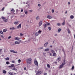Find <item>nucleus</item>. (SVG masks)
Listing matches in <instances>:
<instances>
[{"label":"nucleus","mask_w":75,"mask_h":75,"mask_svg":"<svg viewBox=\"0 0 75 75\" xmlns=\"http://www.w3.org/2000/svg\"><path fill=\"white\" fill-rule=\"evenodd\" d=\"M1 37L2 38H4V36H3L2 35H1Z\"/></svg>","instance_id":"obj_50"},{"label":"nucleus","mask_w":75,"mask_h":75,"mask_svg":"<svg viewBox=\"0 0 75 75\" xmlns=\"http://www.w3.org/2000/svg\"><path fill=\"white\" fill-rule=\"evenodd\" d=\"M38 50H40V49H43V47H41L40 48H38Z\"/></svg>","instance_id":"obj_32"},{"label":"nucleus","mask_w":75,"mask_h":75,"mask_svg":"<svg viewBox=\"0 0 75 75\" xmlns=\"http://www.w3.org/2000/svg\"><path fill=\"white\" fill-rule=\"evenodd\" d=\"M68 4H70L71 3H70V2H69L68 3Z\"/></svg>","instance_id":"obj_59"},{"label":"nucleus","mask_w":75,"mask_h":75,"mask_svg":"<svg viewBox=\"0 0 75 75\" xmlns=\"http://www.w3.org/2000/svg\"><path fill=\"white\" fill-rule=\"evenodd\" d=\"M62 25H65V21H64V22L63 23Z\"/></svg>","instance_id":"obj_39"},{"label":"nucleus","mask_w":75,"mask_h":75,"mask_svg":"<svg viewBox=\"0 0 75 75\" xmlns=\"http://www.w3.org/2000/svg\"><path fill=\"white\" fill-rule=\"evenodd\" d=\"M48 29H49V30H50V31L51 29V27H49Z\"/></svg>","instance_id":"obj_42"},{"label":"nucleus","mask_w":75,"mask_h":75,"mask_svg":"<svg viewBox=\"0 0 75 75\" xmlns=\"http://www.w3.org/2000/svg\"><path fill=\"white\" fill-rule=\"evenodd\" d=\"M54 10L52 9V13H54Z\"/></svg>","instance_id":"obj_40"},{"label":"nucleus","mask_w":75,"mask_h":75,"mask_svg":"<svg viewBox=\"0 0 75 75\" xmlns=\"http://www.w3.org/2000/svg\"><path fill=\"white\" fill-rule=\"evenodd\" d=\"M24 12L25 13V14H28V12L27 11H24Z\"/></svg>","instance_id":"obj_29"},{"label":"nucleus","mask_w":75,"mask_h":75,"mask_svg":"<svg viewBox=\"0 0 75 75\" xmlns=\"http://www.w3.org/2000/svg\"><path fill=\"white\" fill-rule=\"evenodd\" d=\"M6 60V61H8V60H9V58L8 57H7L5 58Z\"/></svg>","instance_id":"obj_27"},{"label":"nucleus","mask_w":75,"mask_h":75,"mask_svg":"<svg viewBox=\"0 0 75 75\" xmlns=\"http://www.w3.org/2000/svg\"><path fill=\"white\" fill-rule=\"evenodd\" d=\"M1 51H2V49H0V52H1Z\"/></svg>","instance_id":"obj_55"},{"label":"nucleus","mask_w":75,"mask_h":75,"mask_svg":"<svg viewBox=\"0 0 75 75\" xmlns=\"http://www.w3.org/2000/svg\"><path fill=\"white\" fill-rule=\"evenodd\" d=\"M35 35H36V36H38V35H39V33H38L37 32L36 33Z\"/></svg>","instance_id":"obj_20"},{"label":"nucleus","mask_w":75,"mask_h":75,"mask_svg":"<svg viewBox=\"0 0 75 75\" xmlns=\"http://www.w3.org/2000/svg\"><path fill=\"white\" fill-rule=\"evenodd\" d=\"M67 30L68 31V33H69V34H70V33H71V31L69 30V28H68L67 29Z\"/></svg>","instance_id":"obj_12"},{"label":"nucleus","mask_w":75,"mask_h":75,"mask_svg":"<svg viewBox=\"0 0 75 75\" xmlns=\"http://www.w3.org/2000/svg\"><path fill=\"white\" fill-rule=\"evenodd\" d=\"M41 74V71L38 70L36 74V75H40Z\"/></svg>","instance_id":"obj_2"},{"label":"nucleus","mask_w":75,"mask_h":75,"mask_svg":"<svg viewBox=\"0 0 75 75\" xmlns=\"http://www.w3.org/2000/svg\"><path fill=\"white\" fill-rule=\"evenodd\" d=\"M10 51L11 52H13V53H14L15 54H17V52H15V51H14L13 50H10Z\"/></svg>","instance_id":"obj_6"},{"label":"nucleus","mask_w":75,"mask_h":75,"mask_svg":"<svg viewBox=\"0 0 75 75\" xmlns=\"http://www.w3.org/2000/svg\"><path fill=\"white\" fill-rule=\"evenodd\" d=\"M16 11H18V9H17L16 10Z\"/></svg>","instance_id":"obj_62"},{"label":"nucleus","mask_w":75,"mask_h":75,"mask_svg":"<svg viewBox=\"0 0 75 75\" xmlns=\"http://www.w3.org/2000/svg\"><path fill=\"white\" fill-rule=\"evenodd\" d=\"M0 33L1 34H3V31H0Z\"/></svg>","instance_id":"obj_34"},{"label":"nucleus","mask_w":75,"mask_h":75,"mask_svg":"<svg viewBox=\"0 0 75 75\" xmlns=\"http://www.w3.org/2000/svg\"><path fill=\"white\" fill-rule=\"evenodd\" d=\"M60 59V57H59L57 58V60H59Z\"/></svg>","instance_id":"obj_54"},{"label":"nucleus","mask_w":75,"mask_h":75,"mask_svg":"<svg viewBox=\"0 0 75 75\" xmlns=\"http://www.w3.org/2000/svg\"><path fill=\"white\" fill-rule=\"evenodd\" d=\"M53 56H54V57H56V56H57V54H56L55 53H53Z\"/></svg>","instance_id":"obj_24"},{"label":"nucleus","mask_w":75,"mask_h":75,"mask_svg":"<svg viewBox=\"0 0 75 75\" xmlns=\"http://www.w3.org/2000/svg\"><path fill=\"white\" fill-rule=\"evenodd\" d=\"M7 29H4L3 30V31L5 33V32H6V31H7Z\"/></svg>","instance_id":"obj_22"},{"label":"nucleus","mask_w":75,"mask_h":75,"mask_svg":"<svg viewBox=\"0 0 75 75\" xmlns=\"http://www.w3.org/2000/svg\"><path fill=\"white\" fill-rule=\"evenodd\" d=\"M61 29L60 28H59L58 30V32H60V31H61Z\"/></svg>","instance_id":"obj_37"},{"label":"nucleus","mask_w":75,"mask_h":75,"mask_svg":"<svg viewBox=\"0 0 75 75\" xmlns=\"http://www.w3.org/2000/svg\"><path fill=\"white\" fill-rule=\"evenodd\" d=\"M31 61H32V59H31V58H28V59H27V64H31V62H32Z\"/></svg>","instance_id":"obj_1"},{"label":"nucleus","mask_w":75,"mask_h":75,"mask_svg":"<svg viewBox=\"0 0 75 75\" xmlns=\"http://www.w3.org/2000/svg\"><path fill=\"white\" fill-rule=\"evenodd\" d=\"M15 43L16 44H19L20 42H18L16 41L15 42Z\"/></svg>","instance_id":"obj_15"},{"label":"nucleus","mask_w":75,"mask_h":75,"mask_svg":"<svg viewBox=\"0 0 75 75\" xmlns=\"http://www.w3.org/2000/svg\"><path fill=\"white\" fill-rule=\"evenodd\" d=\"M48 42H47L46 43H45L44 45V47H47V45H48Z\"/></svg>","instance_id":"obj_13"},{"label":"nucleus","mask_w":75,"mask_h":75,"mask_svg":"<svg viewBox=\"0 0 75 75\" xmlns=\"http://www.w3.org/2000/svg\"><path fill=\"white\" fill-rule=\"evenodd\" d=\"M20 35H21V36H23V34L21 33L20 34Z\"/></svg>","instance_id":"obj_47"},{"label":"nucleus","mask_w":75,"mask_h":75,"mask_svg":"<svg viewBox=\"0 0 75 75\" xmlns=\"http://www.w3.org/2000/svg\"><path fill=\"white\" fill-rule=\"evenodd\" d=\"M9 75H13V73H9Z\"/></svg>","instance_id":"obj_41"},{"label":"nucleus","mask_w":75,"mask_h":75,"mask_svg":"<svg viewBox=\"0 0 75 75\" xmlns=\"http://www.w3.org/2000/svg\"><path fill=\"white\" fill-rule=\"evenodd\" d=\"M44 26V28H46V27H47V24H45Z\"/></svg>","instance_id":"obj_31"},{"label":"nucleus","mask_w":75,"mask_h":75,"mask_svg":"<svg viewBox=\"0 0 75 75\" xmlns=\"http://www.w3.org/2000/svg\"><path fill=\"white\" fill-rule=\"evenodd\" d=\"M30 12H32V11H33V10H30Z\"/></svg>","instance_id":"obj_57"},{"label":"nucleus","mask_w":75,"mask_h":75,"mask_svg":"<svg viewBox=\"0 0 75 75\" xmlns=\"http://www.w3.org/2000/svg\"><path fill=\"white\" fill-rule=\"evenodd\" d=\"M18 21H15L14 23V24H18Z\"/></svg>","instance_id":"obj_14"},{"label":"nucleus","mask_w":75,"mask_h":75,"mask_svg":"<svg viewBox=\"0 0 75 75\" xmlns=\"http://www.w3.org/2000/svg\"><path fill=\"white\" fill-rule=\"evenodd\" d=\"M3 72L4 74H6V73H7V71H6L5 70H3Z\"/></svg>","instance_id":"obj_21"},{"label":"nucleus","mask_w":75,"mask_h":75,"mask_svg":"<svg viewBox=\"0 0 75 75\" xmlns=\"http://www.w3.org/2000/svg\"><path fill=\"white\" fill-rule=\"evenodd\" d=\"M15 40H20V39L19 38L17 37H16L14 38Z\"/></svg>","instance_id":"obj_11"},{"label":"nucleus","mask_w":75,"mask_h":75,"mask_svg":"<svg viewBox=\"0 0 75 75\" xmlns=\"http://www.w3.org/2000/svg\"><path fill=\"white\" fill-rule=\"evenodd\" d=\"M42 21H40L39 23V27H40V26L42 25Z\"/></svg>","instance_id":"obj_5"},{"label":"nucleus","mask_w":75,"mask_h":75,"mask_svg":"<svg viewBox=\"0 0 75 75\" xmlns=\"http://www.w3.org/2000/svg\"><path fill=\"white\" fill-rule=\"evenodd\" d=\"M47 18H49V19H51V18H52V17L48 15L47 16Z\"/></svg>","instance_id":"obj_10"},{"label":"nucleus","mask_w":75,"mask_h":75,"mask_svg":"<svg viewBox=\"0 0 75 75\" xmlns=\"http://www.w3.org/2000/svg\"><path fill=\"white\" fill-rule=\"evenodd\" d=\"M11 62H12V63H15V62L13 60Z\"/></svg>","instance_id":"obj_43"},{"label":"nucleus","mask_w":75,"mask_h":75,"mask_svg":"<svg viewBox=\"0 0 75 75\" xmlns=\"http://www.w3.org/2000/svg\"><path fill=\"white\" fill-rule=\"evenodd\" d=\"M1 18L3 19V20H4L5 19H6V18L5 17H4L3 16Z\"/></svg>","instance_id":"obj_30"},{"label":"nucleus","mask_w":75,"mask_h":75,"mask_svg":"<svg viewBox=\"0 0 75 75\" xmlns=\"http://www.w3.org/2000/svg\"><path fill=\"white\" fill-rule=\"evenodd\" d=\"M18 28H21V24H19L17 26Z\"/></svg>","instance_id":"obj_8"},{"label":"nucleus","mask_w":75,"mask_h":75,"mask_svg":"<svg viewBox=\"0 0 75 75\" xmlns=\"http://www.w3.org/2000/svg\"><path fill=\"white\" fill-rule=\"evenodd\" d=\"M51 52H52L53 53V54H54V53H55V51H54V50H52Z\"/></svg>","instance_id":"obj_35"},{"label":"nucleus","mask_w":75,"mask_h":75,"mask_svg":"<svg viewBox=\"0 0 75 75\" xmlns=\"http://www.w3.org/2000/svg\"><path fill=\"white\" fill-rule=\"evenodd\" d=\"M50 25V23H48L47 24V25Z\"/></svg>","instance_id":"obj_48"},{"label":"nucleus","mask_w":75,"mask_h":75,"mask_svg":"<svg viewBox=\"0 0 75 75\" xmlns=\"http://www.w3.org/2000/svg\"><path fill=\"white\" fill-rule=\"evenodd\" d=\"M52 47V45L50 46V47L51 48Z\"/></svg>","instance_id":"obj_58"},{"label":"nucleus","mask_w":75,"mask_h":75,"mask_svg":"<svg viewBox=\"0 0 75 75\" xmlns=\"http://www.w3.org/2000/svg\"><path fill=\"white\" fill-rule=\"evenodd\" d=\"M6 63L7 65H8V64H10V62L8 61L6 62Z\"/></svg>","instance_id":"obj_19"},{"label":"nucleus","mask_w":75,"mask_h":75,"mask_svg":"<svg viewBox=\"0 0 75 75\" xmlns=\"http://www.w3.org/2000/svg\"><path fill=\"white\" fill-rule=\"evenodd\" d=\"M11 38V36H9L8 38V39H10Z\"/></svg>","instance_id":"obj_51"},{"label":"nucleus","mask_w":75,"mask_h":75,"mask_svg":"<svg viewBox=\"0 0 75 75\" xmlns=\"http://www.w3.org/2000/svg\"><path fill=\"white\" fill-rule=\"evenodd\" d=\"M60 25H61V24H60V23H57V25H58V26H60Z\"/></svg>","instance_id":"obj_33"},{"label":"nucleus","mask_w":75,"mask_h":75,"mask_svg":"<svg viewBox=\"0 0 75 75\" xmlns=\"http://www.w3.org/2000/svg\"><path fill=\"white\" fill-rule=\"evenodd\" d=\"M67 11H66L65 13L67 14Z\"/></svg>","instance_id":"obj_63"},{"label":"nucleus","mask_w":75,"mask_h":75,"mask_svg":"<svg viewBox=\"0 0 75 75\" xmlns=\"http://www.w3.org/2000/svg\"><path fill=\"white\" fill-rule=\"evenodd\" d=\"M74 38H75V34H74Z\"/></svg>","instance_id":"obj_61"},{"label":"nucleus","mask_w":75,"mask_h":75,"mask_svg":"<svg viewBox=\"0 0 75 75\" xmlns=\"http://www.w3.org/2000/svg\"><path fill=\"white\" fill-rule=\"evenodd\" d=\"M50 56H51V55H52V54L51 53H50Z\"/></svg>","instance_id":"obj_60"},{"label":"nucleus","mask_w":75,"mask_h":75,"mask_svg":"<svg viewBox=\"0 0 75 75\" xmlns=\"http://www.w3.org/2000/svg\"><path fill=\"white\" fill-rule=\"evenodd\" d=\"M42 31L40 30L39 31H38V33L39 34H40V33H41Z\"/></svg>","instance_id":"obj_36"},{"label":"nucleus","mask_w":75,"mask_h":75,"mask_svg":"<svg viewBox=\"0 0 75 75\" xmlns=\"http://www.w3.org/2000/svg\"><path fill=\"white\" fill-rule=\"evenodd\" d=\"M38 6H39V7H40V6H41V5H40V4H38Z\"/></svg>","instance_id":"obj_52"},{"label":"nucleus","mask_w":75,"mask_h":75,"mask_svg":"<svg viewBox=\"0 0 75 75\" xmlns=\"http://www.w3.org/2000/svg\"><path fill=\"white\" fill-rule=\"evenodd\" d=\"M21 12H23V9H21Z\"/></svg>","instance_id":"obj_53"},{"label":"nucleus","mask_w":75,"mask_h":75,"mask_svg":"<svg viewBox=\"0 0 75 75\" xmlns=\"http://www.w3.org/2000/svg\"><path fill=\"white\" fill-rule=\"evenodd\" d=\"M3 21H4L5 22H7V20L6 19H4Z\"/></svg>","instance_id":"obj_25"},{"label":"nucleus","mask_w":75,"mask_h":75,"mask_svg":"<svg viewBox=\"0 0 75 75\" xmlns=\"http://www.w3.org/2000/svg\"><path fill=\"white\" fill-rule=\"evenodd\" d=\"M21 62V59H19L18 60V63H20Z\"/></svg>","instance_id":"obj_38"},{"label":"nucleus","mask_w":75,"mask_h":75,"mask_svg":"<svg viewBox=\"0 0 75 75\" xmlns=\"http://www.w3.org/2000/svg\"><path fill=\"white\" fill-rule=\"evenodd\" d=\"M65 59H64V60L63 62V63H62V64L64 65H65Z\"/></svg>","instance_id":"obj_9"},{"label":"nucleus","mask_w":75,"mask_h":75,"mask_svg":"<svg viewBox=\"0 0 75 75\" xmlns=\"http://www.w3.org/2000/svg\"><path fill=\"white\" fill-rule=\"evenodd\" d=\"M27 23H29V21H27Z\"/></svg>","instance_id":"obj_64"},{"label":"nucleus","mask_w":75,"mask_h":75,"mask_svg":"<svg viewBox=\"0 0 75 75\" xmlns=\"http://www.w3.org/2000/svg\"><path fill=\"white\" fill-rule=\"evenodd\" d=\"M70 18H71V19H73V18H74V17L73 16V15H71V16H70Z\"/></svg>","instance_id":"obj_17"},{"label":"nucleus","mask_w":75,"mask_h":75,"mask_svg":"<svg viewBox=\"0 0 75 75\" xmlns=\"http://www.w3.org/2000/svg\"><path fill=\"white\" fill-rule=\"evenodd\" d=\"M38 19H39V16H38L36 18V20H38Z\"/></svg>","instance_id":"obj_28"},{"label":"nucleus","mask_w":75,"mask_h":75,"mask_svg":"<svg viewBox=\"0 0 75 75\" xmlns=\"http://www.w3.org/2000/svg\"><path fill=\"white\" fill-rule=\"evenodd\" d=\"M9 68H13L14 67V64H12L11 65V66H8Z\"/></svg>","instance_id":"obj_7"},{"label":"nucleus","mask_w":75,"mask_h":75,"mask_svg":"<svg viewBox=\"0 0 75 75\" xmlns=\"http://www.w3.org/2000/svg\"><path fill=\"white\" fill-rule=\"evenodd\" d=\"M34 63H35V64L36 65H37V66H38V62H37V61L36 59H35L34 60Z\"/></svg>","instance_id":"obj_3"},{"label":"nucleus","mask_w":75,"mask_h":75,"mask_svg":"<svg viewBox=\"0 0 75 75\" xmlns=\"http://www.w3.org/2000/svg\"><path fill=\"white\" fill-rule=\"evenodd\" d=\"M44 75H47V73H44Z\"/></svg>","instance_id":"obj_49"},{"label":"nucleus","mask_w":75,"mask_h":75,"mask_svg":"<svg viewBox=\"0 0 75 75\" xmlns=\"http://www.w3.org/2000/svg\"><path fill=\"white\" fill-rule=\"evenodd\" d=\"M11 13L12 14H15V13H14V12H15V11L14 9H12L11 10Z\"/></svg>","instance_id":"obj_4"},{"label":"nucleus","mask_w":75,"mask_h":75,"mask_svg":"<svg viewBox=\"0 0 75 75\" xmlns=\"http://www.w3.org/2000/svg\"><path fill=\"white\" fill-rule=\"evenodd\" d=\"M45 51H48L49 49H46L45 50Z\"/></svg>","instance_id":"obj_26"},{"label":"nucleus","mask_w":75,"mask_h":75,"mask_svg":"<svg viewBox=\"0 0 75 75\" xmlns=\"http://www.w3.org/2000/svg\"><path fill=\"white\" fill-rule=\"evenodd\" d=\"M24 70H26V67H24Z\"/></svg>","instance_id":"obj_56"},{"label":"nucleus","mask_w":75,"mask_h":75,"mask_svg":"<svg viewBox=\"0 0 75 75\" xmlns=\"http://www.w3.org/2000/svg\"><path fill=\"white\" fill-rule=\"evenodd\" d=\"M72 69H74V66H73L72 68H71Z\"/></svg>","instance_id":"obj_45"},{"label":"nucleus","mask_w":75,"mask_h":75,"mask_svg":"<svg viewBox=\"0 0 75 75\" xmlns=\"http://www.w3.org/2000/svg\"><path fill=\"white\" fill-rule=\"evenodd\" d=\"M10 30H14V29H15V28H14L13 27H12V28H10Z\"/></svg>","instance_id":"obj_23"},{"label":"nucleus","mask_w":75,"mask_h":75,"mask_svg":"<svg viewBox=\"0 0 75 75\" xmlns=\"http://www.w3.org/2000/svg\"><path fill=\"white\" fill-rule=\"evenodd\" d=\"M53 63H54L55 64H57V62H54Z\"/></svg>","instance_id":"obj_44"},{"label":"nucleus","mask_w":75,"mask_h":75,"mask_svg":"<svg viewBox=\"0 0 75 75\" xmlns=\"http://www.w3.org/2000/svg\"><path fill=\"white\" fill-rule=\"evenodd\" d=\"M47 67H48V68H50V64H47Z\"/></svg>","instance_id":"obj_18"},{"label":"nucleus","mask_w":75,"mask_h":75,"mask_svg":"<svg viewBox=\"0 0 75 75\" xmlns=\"http://www.w3.org/2000/svg\"><path fill=\"white\" fill-rule=\"evenodd\" d=\"M4 7H3L2 9V11H4Z\"/></svg>","instance_id":"obj_46"},{"label":"nucleus","mask_w":75,"mask_h":75,"mask_svg":"<svg viewBox=\"0 0 75 75\" xmlns=\"http://www.w3.org/2000/svg\"><path fill=\"white\" fill-rule=\"evenodd\" d=\"M63 66H64V65L62 64L59 67V68L60 69H61V68H62L63 67Z\"/></svg>","instance_id":"obj_16"}]
</instances>
